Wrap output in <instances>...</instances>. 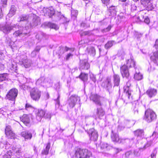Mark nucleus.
Wrapping results in <instances>:
<instances>
[{
    "instance_id": "8fccbe9b",
    "label": "nucleus",
    "mask_w": 158,
    "mask_h": 158,
    "mask_svg": "<svg viewBox=\"0 0 158 158\" xmlns=\"http://www.w3.org/2000/svg\"><path fill=\"white\" fill-rule=\"evenodd\" d=\"M78 14V11L77 10H71V15L72 16L76 17Z\"/></svg>"
},
{
    "instance_id": "412c9836",
    "label": "nucleus",
    "mask_w": 158,
    "mask_h": 158,
    "mask_svg": "<svg viewBox=\"0 0 158 158\" xmlns=\"http://www.w3.org/2000/svg\"><path fill=\"white\" fill-rule=\"evenodd\" d=\"M135 135L136 136L137 142L138 140L141 139L143 136L144 133L143 130H138L135 131Z\"/></svg>"
},
{
    "instance_id": "cd10ccee",
    "label": "nucleus",
    "mask_w": 158,
    "mask_h": 158,
    "mask_svg": "<svg viewBox=\"0 0 158 158\" xmlns=\"http://www.w3.org/2000/svg\"><path fill=\"white\" fill-rule=\"evenodd\" d=\"M16 10V7L14 5L11 6L9 12L7 15V17H12L15 14Z\"/></svg>"
},
{
    "instance_id": "de8ad7c7",
    "label": "nucleus",
    "mask_w": 158,
    "mask_h": 158,
    "mask_svg": "<svg viewBox=\"0 0 158 158\" xmlns=\"http://www.w3.org/2000/svg\"><path fill=\"white\" fill-rule=\"evenodd\" d=\"M7 75L6 73H3L0 76V81H2L5 80L7 78Z\"/></svg>"
},
{
    "instance_id": "6ab92c4d",
    "label": "nucleus",
    "mask_w": 158,
    "mask_h": 158,
    "mask_svg": "<svg viewBox=\"0 0 158 158\" xmlns=\"http://www.w3.org/2000/svg\"><path fill=\"white\" fill-rule=\"evenodd\" d=\"M13 153L17 157H20L22 156L23 153L21 148H13Z\"/></svg>"
},
{
    "instance_id": "13d9d810",
    "label": "nucleus",
    "mask_w": 158,
    "mask_h": 158,
    "mask_svg": "<svg viewBox=\"0 0 158 158\" xmlns=\"http://www.w3.org/2000/svg\"><path fill=\"white\" fill-rule=\"evenodd\" d=\"M111 28V27L110 25L108 26L106 28L103 30V31L104 32H107L109 31Z\"/></svg>"
},
{
    "instance_id": "e2e57ef3",
    "label": "nucleus",
    "mask_w": 158,
    "mask_h": 158,
    "mask_svg": "<svg viewBox=\"0 0 158 158\" xmlns=\"http://www.w3.org/2000/svg\"><path fill=\"white\" fill-rule=\"evenodd\" d=\"M40 46H37L35 48V50L34 51H35L37 52H38L40 50Z\"/></svg>"
},
{
    "instance_id": "4d7b16f0",
    "label": "nucleus",
    "mask_w": 158,
    "mask_h": 158,
    "mask_svg": "<svg viewBox=\"0 0 158 158\" xmlns=\"http://www.w3.org/2000/svg\"><path fill=\"white\" fill-rule=\"evenodd\" d=\"M142 36V34L138 32L135 33V37L137 39H139Z\"/></svg>"
},
{
    "instance_id": "b1692460",
    "label": "nucleus",
    "mask_w": 158,
    "mask_h": 158,
    "mask_svg": "<svg viewBox=\"0 0 158 158\" xmlns=\"http://www.w3.org/2000/svg\"><path fill=\"white\" fill-rule=\"evenodd\" d=\"M21 135L25 140L31 139L32 136L31 133L30 132L27 131H23L21 133Z\"/></svg>"
},
{
    "instance_id": "f257e3e1",
    "label": "nucleus",
    "mask_w": 158,
    "mask_h": 158,
    "mask_svg": "<svg viewBox=\"0 0 158 158\" xmlns=\"http://www.w3.org/2000/svg\"><path fill=\"white\" fill-rule=\"evenodd\" d=\"M26 26L24 29L23 27L19 26V25L16 24H12L11 23H6L5 24H0V30L6 34H8L12 30H17V28L19 29L18 30L16 31L14 33V35L16 36H20L23 34H27L29 32L28 27Z\"/></svg>"
},
{
    "instance_id": "1a4fd4ad",
    "label": "nucleus",
    "mask_w": 158,
    "mask_h": 158,
    "mask_svg": "<svg viewBox=\"0 0 158 158\" xmlns=\"http://www.w3.org/2000/svg\"><path fill=\"white\" fill-rule=\"evenodd\" d=\"M155 47L157 51L154 52L153 56H151V59L154 64L158 65V39L155 42Z\"/></svg>"
},
{
    "instance_id": "58836bf2",
    "label": "nucleus",
    "mask_w": 158,
    "mask_h": 158,
    "mask_svg": "<svg viewBox=\"0 0 158 158\" xmlns=\"http://www.w3.org/2000/svg\"><path fill=\"white\" fill-rule=\"evenodd\" d=\"M25 108L26 110H28L30 112L33 111L34 110V108L30 104L28 103H27L25 106Z\"/></svg>"
},
{
    "instance_id": "9b49d317",
    "label": "nucleus",
    "mask_w": 158,
    "mask_h": 158,
    "mask_svg": "<svg viewBox=\"0 0 158 158\" xmlns=\"http://www.w3.org/2000/svg\"><path fill=\"white\" fill-rule=\"evenodd\" d=\"M141 3L148 11L152 10L153 8L151 0H141Z\"/></svg>"
},
{
    "instance_id": "dca6fc26",
    "label": "nucleus",
    "mask_w": 158,
    "mask_h": 158,
    "mask_svg": "<svg viewBox=\"0 0 158 158\" xmlns=\"http://www.w3.org/2000/svg\"><path fill=\"white\" fill-rule=\"evenodd\" d=\"M112 134L111 135V138L112 140L115 142L119 143L123 142V139H120L118 134L117 133H114L113 131H112Z\"/></svg>"
},
{
    "instance_id": "864d4df0",
    "label": "nucleus",
    "mask_w": 158,
    "mask_h": 158,
    "mask_svg": "<svg viewBox=\"0 0 158 158\" xmlns=\"http://www.w3.org/2000/svg\"><path fill=\"white\" fill-rule=\"evenodd\" d=\"M11 155V152H9L8 153H7V154H5L3 158H10Z\"/></svg>"
},
{
    "instance_id": "a211bd4d",
    "label": "nucleus",
    "mask_w": 158,
    "mask_h": 158,
    "mask_svg": "<svg viewBox=\"0 0 158 158\" xmlns=\"http://www.w3.org/2000/svg\"><path fill=\"white\" fill-rule=\"evenodd\" d=\"M35 36L36 38L40 41L46 39L48 37V36L47 35L42 32H39Z\"/></svg>"
},
{
    "instance_id": "473e14b6",
    "label": "nucleus",
    "mask_w": 158,
    "mask_h": 158,
    "mask_svg": "<svg viewBox=\"0 0 158 158\" xmlns=\"http://www.w3.org/2000/svg\"><path fill=\"white\" fill-rule=\"evenodd\" d=\"M79 77L84 82H85L87 81L88 80V74L81 73L79 75Z\"/></svg>"
},
{
    "instance_id": "052dcab7",
    "label": "nucleus",
    "mask_w": 158,
    "mask_h": 158,
    "mask_svg": "<svg viewBox=\"0 0 158 158\" xmlns=\"http://www.w3.org/2000/svg\"><path fill=\"white\" fill-rule=\"evenodd\" d=\"M37 52L35 51H33L31 53V56L33 57L37 55Z\"/></svg>"
},
{
    "instance_id": "09e8293b",
    "label": "nucleus",
    "mask_w": 158,
    "mask_h": 158,
    "mask_svg": "<svg viewBox=\"0 0 158 158\" xmlns=\"http://www.w3.org/2000/svg\"><path fill=\"white\" fill-rule=\"evenodd\" d=\"M90 78L91 79L94 83H95L96 81L95 76L92 73H89Z\"/></svg>"
},
{
    "instance_id": "bf43d9fd",
    "label": "nucleus",
    "mask_w": 158,
    "mask_h": 158,
    "mask_svg": "<svg viewBox=\"0 0 158 158\" xmlns=\"http://www.w3.org/2000/svg\"><path fill=\"white\" fill-rule=\"evenodd\" d=\"M4 55L3 53L1 51H0V60H2L4 59Z\"/></svg>"
},
{
    "instance_id": "9d476101",
    "label": "nucleus",
    "mask_w": 158,
    "mask_h": 158,
    "mask_svg": "<svg viewBox=\"0 0 158 158\" xmlns=\"http://www.w3.org/2000/svg\"><path fill=\"white\" fill-rule=\"evenodd\" d=\"M128 60L126 61L127 65L124 64L120 68V72L123 77L127 78L129 77V73L128 71V68L132 69V68H129V66L127 65V61Z\"/></svg>"
},
{
    "instance_id": "f704fd0d",
    "label": "nucleus",
    "mask_w": 158,
    "mask_h": 158,
    "mask_svg": "<svg viewBox=\"0 0 158 158\" xmlns=\"http://www.w3.org/2000/svg\"><path fill=\"white\" fill-rule=\"evenodd\" d=\"M116 7L114 6H112L110 7L109 9V12L110 13L109 15L110 16H114L116 15Z\"/></svg>"
},
{
    "instance_id": "6e6d98bb",
    "label": "nucleus",
    "mask_w": 158,
    "mask_h": 158,
    "mask_svg": "<svg viewBox=\"0 0 158 158\" xmlns=\"http://www.w3.org/2000/svg\"><path fill=\"white\" fill-rule=\"evenodd\" d=\"M51 117V115L49 113H46L45 112V114L44 115V118H50Z\"/></svg>"
},
{
    "instance_id": "a19ab883",
    "label": "nucleus",
    "mask_w": 158,
    "mask_h": 158,
    "mask_svg": "<svg viewBox=\"0 0 158 158\" xmlns=\"http://www.w3.org/2000/svg\"><path fill=\"white\" fill-rule=\"evenodd\" d=\"M8 139H15V134L12 131L8 133V135H6Z\"/></svg>"
},
{
    "instance_id": "c756f323",
    "label": "nucleus",
    "mask_w": 158,
    "mask_h": 158,
    "mask_svg": "<svg viewBox=\"0 0 158 158\" xmlns=\"http://www.w3.org/2000/svg\"><path fill=\"white\" fill-rule=\"evenodd\" d=\"M130 86V82L128 81L127 83L126 86L124 87V91L126 93V94H128V98H129L130 96L131 95V91L130 90L129 88Z\"/></svg>"
},
{
    "instance_id": "aec40b11",
    "label": "nucleus",
    "mask_w": 158,
    "mask_h": 158,
    "mask_svg": "<svg viewBox=\"0 0 158 158\" xmlns=\"http://www.w3.org/2000/svg\"><path fill=\"white\" fill-rule=\"evenodd\" d=\"M157 93V90L154 88H149L146 91L147 95L151 98L155 96Z\"/></svg>"
},
{
    "instance_id": "4be33fe9",
    "label": "nucleus",
    "mask_w": 158,
    "mask_h": 158,
    "mask_svg": "<svg viewBox=\"0 0 158 158\" xmlns=\"http://www.w3.org/2000/svg\"><path fill=\"white\" fill-rule=\"evenodd\" d=\"M141 13L140 16H139L138 17L139 19L141 22H144L147 24H149L150 22L149 18L147 16H144L143 15V14H144V13L143 11H141Z\"/></svg>"
},
{
    "instance_id": "5fc2aeb1",
    "label": "nucleus",
    "mask_w": 158,
    "mask_h": 158,
    "mask_svg": "<svg viewBox=\"0 0 158 158\" xmlns=\"http://www.w3.org/2000/svg\"><path fill=\"white\" fill-rule=\"evenodd\" d=\"M125 54V52L124 51L122 50L118 52V55L119 56H122V57Z\"/></svg>"
},
{
    "instance_id": "680f3d73",
    "label": "nucleus",
    "mask_w": 158,
    "mask_h": 158,
    "mask_svg": "<svg viewBox=\"0 0 158 158\" xmlns=\"http://www.w3.org/2000/svg\"><path fill=\"white\" fill-rule=\"evenodd\" d=\"M4 69V66L2 63H0V71L3 70Z\"/></svg>"
},
{
    "instance_id": "79ce46f5",
    "label": "nucleus",
    "mask_w": 158,
    "mask_h": 158,
    "mask_svg": "<svg viewBox=\"0 0 158 158\" xmlns=\"http://www.w3.org/2000/svg\"><path fill=\"white\" fill-rule=\"evenodd\" d=\"M6 42L8 45L12 49L13 48V45L14 44V42H12L10 39L9 38H6Z\"/></svg>"
},
{
    "instance_id": "69168bd1",
    "label": "nucleus",
    "mask_w": 158,
    "mask_h": 158,
    "mask_svg": "<svg viewBox=\"0 0 158 158\" xmlns=\"http://www.w3.org/2000/svg\"><path fill=\"white\" fill-rule=\"evenodd\" d=\"M102 3L104 4H106V5L107 4H108L110 1V0H101Z\"/></svg>"
},
{
    "instance_id": "39448f33",
    "label": "nucleus",
    "mask_w": 158,
    "mask_h": 158,
    "mask_svg": "<svg viewBox=\"0 0 158 158\" xmlns=\"http://www.w3.org/2000/svg\"><path fill=\"white\" fill-rule=\"evenodd\" d=\"M156 115L155 113L151 109H148L145 111L144 119L148 123H150L155 119Z\"/></svg>"
},
{
    "instance_id": "338daca9",
    "label": "nucleus",
    "mask_w": 158,
    "mask_h": 158,
    "mask_svg": "<svg viewBox=\"0 0 158 158\" xmlns=\"http://www.w3.org/2000/svg\"><path fill=\"white\" fill-rule=\"evenodd\" d=\"M155 69V68L154 67H152L151 66H150V68H149L148 69V70L149 72H151L152 71H153Z\"/></svg>"
},
{
    "instance_id": "ddd939ff",
    "label": "nucleus",
    "mask_w": 158,
    "mask_h": 158,
    "mask_svg": "<svg viewBox=\"0 0 158 158\" xmlns=\"http://www.w3.org/2000/svg\"><path fill=\"white\" fill-rule=\"evenodd\" d=\"M90 67V65L87 60H80V69L88 70Z\"/></svg>"
},
{
    "instance_id": "a18cd8bd",
    "label": "nucleus",
    "mask_w": 158,
    "mask_h": 158,
    "mask_svg": "<svg viewBox=\"0 0 158 158\" xmlns=\"http://www.w3.org/2000/svg\"><path fill=\"white\" fill-rule=\"evenodd\" d=\"M28 17L25 15H23L18 18V21L20 22L26 20L27 19Z\"/></svg>"
},
{
    "instance_id": "0e129e2a",
    "label": "nucleus",
    "mask_w": 158,
    "mask_h": 158,
    "mask_svg": "<svg viewBox=\"0 0 158 158\" xmlns=\"http://www.w3.org/2000/svg\"><path fill=\"white\" fill-rule=\"evenodd\" d=\"M72 56L73 55L71 53H69L67 55L66 59L67 60H68L70 57Z\"/></svg>"
},
{
    "instance_id": "4c0bfd02",
    "label": "nucleus",
    "mask_w": 158,
    "mask_h": 158,
    "mask_svg": "<svg viewBox=\"0 0 158 158\" xmlns=\"http://www.w3.org/2000/svg\"><path fill=\"white\" fill-rule=\"evenodd\" d=\"M50 146V143H48L45 149L42 151V153L45 155H47L48 153Z\"/></svg>"
},
{
    "instance_id": "4468645a",
    "label": "nucleus",
    "mask_w": 158,
    "mask_h": 158,
    "mask_svg": "<svg viewBox=\"0 0 158 158\" xmlns=\"http://www.w3.org/2000/svg\"><path fill=\"white\" fill-rule=\"evenodd\" d=\"M102 85L110 93L112 88L111 80L110 79H107L105 81L103 82Z\"/></svg>"
},
{
    "instance_id": "c9c22d12",
    "label": "nucleus",
    "mask_w": 158,
    "mask_h": 158,
    "mask_svg": "<svg viewBox=\"0 0 158 158\" xmlns=\"http://www.w3.org/2000/svg\"><path fill=\"white\" fill-rule=\"evenodd\" d=\"M47 13L49 16V17H51L53 15L55 14V11L54 9L51 7H49V8L47 9Z\"/></svg>"
},
{
    "instance_id": "6e6552de",
    "label": "nucleus",
    "mask_w": 158,
    "mask_h": 158,
    "mask_svg": "<svg viewBox=\"0 0 158 158\" xmlns=\"http://www.w3.org/2000/svg\"><path fill=\"white\" fill-rule=\"evenodd\" d=\"M80 101V98L77 96L72 95L68 100V103L70 107L73 108L74 106L77 102L78 101L79 102Z\"/></svg>"
},
{
    "instance_id": "5701e85b",
    "label": "nucleus",
    "mask_w": 158,
    "mask_h": 158,
    "mask_svg": "<svg viewBox=\"0 0 158 158\" xmlns=\"http://www.w3.org/2000/svg\"><path fill=\"white\" fill-rule=\"evenodd\" d=\"M20 119L21 121L26 125L28 126L30 122V115L24 114Z\"/></svg>"
},
{
    "instance_id": "ea45409f",
    "label": "nucleus",
    "mask_w": 158,
    "mask_h": 158,
    "mask_svg": "<svg viewBox=\"0 0 158 158\" xmlns=\"http://www.w3.org/2000/svg\"><path fill=\"white\" fill-rule=\"evenodd\" d=\"M8 110L6 109L5 108H2L0 109V116L1 115H5L6 114H8L7 113L8 112Z\"/></svg>"
},
{
    "instance_id": "7c9ffc66",
    "label": "nucleus",
    "mask_w": 158,
    "mask_h": 158,
    "mask_svg": "<svg viewBox=\"0 0 158 158\" xmlns=\"http://www.w3.org/2000/svg\"><path fill=\"white\" fill-rule=\"evenodd\" d=\"M45 78L44 77H40L35 82V84L37 86H42L44 87V80Z\"/></svg>"
},
{
    "instance_id": "0eeeda50",
    "label": "nucleus",
    "mask_w": 158,
    "mask_h": 158,
    "mask_svg": "<svg viewBox=\"0 0 158 158\" xmlns=\"http://www.w3.org/2000/svg\"><path fill=\"white\" fill-rule=\"evenodd\" d=\"M18 93L17 89L15 88H13L7 93L6 95V98L10 100L15 101Z\"/></svg>"
},
{
    "instance_id": "2f4dec72",
    "label": "nucleus",
    "mask_w": 158,
    "mask_h": 158,
    "mask_svg": "<svg viewBox=\"0 0 158 158\" xmlns=\"http://www.w3.org/2000/svg\"><path fill=\"white\" fill-rule=\"evenodd\" d=\"M113 81L114 85L118 86L119 85L120 78L119 76L117 74H114L113 75Z\"/></svg>"
},
{
    "instance_id": "49530a36",
    "label": "nucleus",
    "mask_w": 158,
    "mask_h": 158,
    "mask_svg": "<svg viewBox=\"0 0 158 158\" xmlns=\"http://www.w3.org/2000/svg\"><path fill=\"white\" fill-rule=\"evenodd\" d=\"M11 127L9 125L6 126L5 129V134L6 135H8V133L12 131Z\"/></svg>"
},
{
    "instance_id": "f8f14e48",
    "label": "nucleus",
    "mask_w": 158,
    "mask_h": 158,
    "mask_svg": "<svg viewBox=\"0 0 158 158\" xmlns=\"http://www.w3.org/2000/svg\"><path fill=\"white\" fill-rule=\"evenodd\" d=\"M90 137V139L91 140L96 141L98 138L97 132L94 129H90L88 132Z\"/></svg>"
},
{
    "instance_id": "393cba45",
    "label": "nucleus",
    "mask_w": 158,
    "mask_h": 158,
    "mask_svg": "<svg viewBox=\"0 0 158 158\" xmlns=\"http://www.w3.org/2000/svg\"><path fill=\"white\" fill-rule=\"evenodd\" d=\"M44 87L48 88L52 86V80L49 78H45Z\"/></svg>"
},
{
    "instance_id": "7ed1b4c3",
    "label": "nucleus",
    "mask_w": 158,
    "mask_h": 158,
    "mask_svg": "<svg viewBox=\"0 0 158 158\" xmlns=\"http://www.w3.org/2000/svg\"><path fill=\"white\" fill-rule=\"evenodd\" d=\"M75 155L77 158H89L91 156L92 153L87 149L79 148L76 151Z\"/></svg>"
},
{
    "instance_id": "f3484780",
    "label": "nucleus",
    "mask_w": 158,
    "mask_h": 158,
    "mask_svg": "<svg viewBox=\"0 0 158 158\" xmlns=\"http://www.w3.org/2000/svg\"><path fill=\"white\" fill-rule=\"evenodd\" d=\"M45 111L42 110H38L36 113V119L39 121H40L42 118L44 116Z\"/></svg>"
},
{
    "instance_id": "423d86ee",
    "label": "nucleus",
    "mask_w": 158,
    "mask_h": 158,
    "mask_svg": "<svg viewBox=\"0 0 158 158\" xmlns=\"http://www.w3.org/2000/svg\"><path fill=\"white\" fill-rule=\"evenodd\" d=\"M22 58L19 61L20 65L23 66L26 68H29L31 66L32 62L31 61L28 60L27 56L25 55H23L21 57Z\"/></svg>"
},
{
    "instance_id": "603ef678",
    "label": "nucleus",
    "mask_w": 158,
    "mask_h": 158,
    "mask_svg": "<svg viewBox=\"0 0 158 158\" xmlns=\"http://www.w3.org/2000/svg\"><path fill=\"white\" fill-rule=\"evenodd\" d=\"M157 152L156 151V149H155V150L153 152L152 154H151V158H155L156 154Z\"/></svg>"
},
{
    "instance_id": "37998d69",
    "label": "nucleus",
    "mask_w": 158,
    "mask_h": 158,
    "mask_svg": "<svg viewBox=\"0 0 158 158\" xmlns=\"http://www.w3.org/2000/svg\"><path fill=\"white\" fill-rule=\"evenodd\" d=\"M114 41H108L105 45V48L107 49L111 47L114 44Z\"/></svg>"
},
{
    "instance_id": "e433bc0d",
    "label": "nucleus",
    "mask_w": 158,
    "mask_h": 158,
    "mask_svg": "<svg viewBox=\"0 0 158 158\" xmlns=\"http://www.w3.org/2000/svg\"><path fill=\"white\" fill-rule=\"evenodd\" d=\"M9 68L10 70L16 72V71L17 70V64L14 61L12 62L11 65H10Z\"/></svg>"
},
{
    "instance_id": "c85d7f7f",
    "label": "nucleus",
    "mask_w": 158,
    "mask_h": 158,
    "mask_svg": "<svg viewBox=\"0 0 158 158\" xmlns=\"http://www.w3.org/2000/svg\"><path fill=\"white\" fill-rule=\"evenodd\" d=\"M105 114V112L102 107L97 108V114L100 118H101Z\"/></svg>"
},
{
    "instance_id": "20e7f679",
    "label": "nucleus",
    "mask_w": 158,
    "mask_h": 158,
    "mask_svg": "<svg viewBox=\"0 0 158 158\" xmlns=\"http://www.w3.org/2000/svg\"><path fill=\"white\" fill-rule=\"evenodd\" d=\"M30 92V95L31 98L34 101H38L41 96V91L37 88L27 87Z\"/></svg>"
},
{
    "instance_id": "2eb2a0df",
    "label": "nucleus",
    "mask_w": 158,
    "mask_h": 158,
    "mask_svg": "<svg viewBox=\"0 0 158 158\" xmlns=\"http://www.w3.org/2000/svg\"><path fill=\"white\" fill-rule=\"evenodd\" d=\"M90 99L92 101L96 104L101 105L100 100V97L97 94H91L90 96Z\"/></svg>"
},
{
    "instance_id": "a878e982",
    "label": "nucleus",
    "mask_w": 158,
    "mask_h": 158,
    "mask_svg": "<svg viewBox=\"0 0 158 158\" xmlns=\"http://www.w3.org/2000/svg\"><path fill=\"white\" fill-rule=\"evenodd\" d=\"M40 23V19L39 17L35 16L34 17L32 20V22L31 24V27L36 26Z\"/></svg>"
},
{
    "instance_id": "3c124183",
    "label": "nucleus",
    "mask_w": 158,
    "mask_h": 158,
    "mask_svg": "<svg viewBox=\"0 0 158 158\" xmlns=\"http://www.w3.org/2000/svg\"><path fill=\"white\" fill-rule=\"evenodd\" d=\"M60 96L58 95V96L57 99L55 100L56 103V107H58L60 105V101H59Z\"/></svg>"
},
{
    "instance_id": "774afa93",
    "label": "nucleus",
    "mask_w": 158,
    "mask_h": 158,
    "mask_svg": "<svg viewBox=\"0 0 158 158\" xmlns=\"http://www.w3.org/2000/svg\"><path fill=\"white\" fill-rule=\"evenodd\" d=\"M115 152L116 153H119L122 150L121 149L119 148H116L115 149Z\"/></svg>"
},
{
    "instance_id": "f03ea898",
    "label": "nucleus",
    "mask_w": 158,
    "mask_h": 158,
    "mask_svg": "<svg viewBox=\"0 0 158 158\" xmlns=\"http://www.w3.org/2000/svg\"><path fill=\"white\" fill-rule=\"evenodd\" d=\"M127 64L129 68H132V71H134V78L135 80L139 81L143 79V75L140 73L139 69L135 66V61L132 57L128 59L127 61Z\"/></svg>"
},
{
    "instance_id": "c03bdc74",
    "label": "nucleus",
    "mask_w": 158,
    "mask_h": 158,
    "mask_svg": "<svg viewBox=\"0 0 158 158\" xmlns=\"http://www.w3.org/2000/svg\"><path fill=\"white\" fill-rule=\"evenodd\" d=\"M100 146L101 149H106V150H108V148L110 147L108 144L104 143H101L100 144Z\"/></svg>"
},
{
    "instance_id": "72a5a7b5",
    "label": "nucleus",
    "mask_w": 158,
    "mask_h": 158,
    "mask_svg": "<svg viewBox=\"0 0 158 158\" xmlns=\"http://www.w3.org/2000/svg\"><path fill=\"white\" fill-rule=\"evenodd\" d=\"M46 25L48 27L56 30L58 29V26L56 24L49 22L45 23Z\"/></svg>"
},
{
    "instance_id": "bb28decb",
    "label": "nucleus",
    "mask_w": 158,
    "mask_h": 158,
    "mask_svg": "<svg viewBox=\"0 0 158 158\" xmlns=\"http://www.w3.org/2000/svg\"><path fill=\"white\" fill-rule=\"evenodd\" d=\"M85 52L86 53H88L91 55L94 56L95 54V51L94 47L91 46H89L87 48Z\"/></svg>"
}]
</instances>
